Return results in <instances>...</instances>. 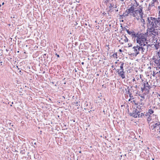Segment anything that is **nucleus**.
I'll use <instances>...</instances> for the list:
<instances>
[{
  "label": "nucleus",
  "mask_w": 160,
  "mask_h": 160,
  "mask_svg": "<svg viewBox=\"0 0 160 160\" xmlns=\"http://www.w3.org/2000/svg\"><path fill=\"white\" fill-rule=\"evenodd\" d=\"M147 21V27L148 29L151 30L153 28H158V29L160 30V21L158 17H148Z\"/></svg>",
  "instance_id": "1"
},
{
  "label": "nucleus",
  "mask_w": 160,
  "mask_h": 160,
  "mask_svg": "<svg viewBox=\"0 0 160 160\" xmlns=\"http://www.w3.org/2000/svg\"><path fill=\"white\" fill-rule=\"evenodd\" d=\"M137 43L140 45H142L143 46H145L148 47V46H150V45L148 44L147 42V39L144 38L143 36L141 37L139 39H136Z\"/></svg>",
  "instance_id": "2"
},
{
  "label": "nucleus",
  "mask_w": 160,
  "mask_h": 160,
  "mask_svg": "<svg viewBox=\"0 0 160 160\" xmlns=\"http://www.w3.org/2000/svg\"><path fill=\"white\" fill-rule=\"evenodd\" d=\"M136 48H137L138 52L140 51L142 54H145L148 51V47L140 45L138 44L136 45Z\"/></svg>",
  "instance_id": "3"
},
{
  "label": "nucleus",
  "mask_w": 160,
  "mask_h": 160,
  "mask_svg": "<svg viewBox=\"0 0 160 160\" xmlns=\"http://www.w3.org/2000/svg\"><path fill=\"white\" fill-rule=\"evenodd\" d=\"M151 128L152 130L160 133V122H158L154 123L152 126H151Z\"/></svg>",
  "instance_id": "4"
},
{
  "label": "nucleus",
  "mask_w": 160,
  "mask_h": 160,
  "mask_svg": "<svg viewBox=\"0 0 160 160\" xmlns=\"http://www.w3.org/2000/svg\"><path fill=\"white\" fill-rule=\"evenodd\" d=\"M134 5H133L128 9H127L125 12L124 13V14L126 16V17L128 16L129 14L131 16H132V13L134 12L135 8H134Z\"/></svg>",
  "instance_id": "5"
},
{
  "label": "nucleus",
  "mask_w": 160,
  "mask_h": 160,
  "mask_svg": "<svg viewBox=\"0 0 160 160\" xmlns=\"http://www.w3.org/2000/svg\"><path fill=\"white\" fill-rule=\"evenodd\" d=\"M138 113H140V112L138 111L137 109L134 108L132 112L129 113V115L131 116H132L135 118H136L138 117L137 115Z\"/></svg>",
  "instance_id": "6"
},
{
  "label": "nucleus",
  "mask_w": 160,
  "mask_h": 160,
  "mask_svg": "<svg viewBox=\"0 0 160 160\" xmlns=\"http://www.w3.org/2000/svg\"><path fill=\"white\" fill-rule=\"evenodd\" d=\"M158 28H153V29H151V30H149V32L152 35L156 36V35H158V32L156 31L158 29Z\"/></svg>",
  "instance_id": "7"
},
{
  "label": "nucleus",
  "mask_w": 160,
  "mask_h": 160,
  "mask_svg": "<svg viewBox=\"0 0 160 160\" xmlns=\"http://www.w3.org/2000/svg\"><path fill=\"white\" fill-rule=\"evenodd\" d=\"M132 49H133V51L134 53H131V54H130V55H133V56L135 55V56H136L139 53V52H138L137 48H136V46L133 47L132 48Z\"/></svg>",
  "instance_id": "8"
},
{
  "label": "nucleus",
  "mask_w": 160,
  "mask_h": 160,
  "mask_svg": "<svg viewBox=\"0 0 160 160\" xmlns=\"http://www.w3.org/2000/svg\"><path fill=\"white\" fill-rule=\"evenodd\" d=\"M142 85L143 86V87H142L141 88V91H142V92H143V91H147L148 90L147 88H146V82H144L143 83V85Z\"/></svg>",
  "instance_id": "9"
},
{
  "label": "nucleus",
  "mask_w": 160,
  "mask_h": 160,
  "mask_svg": "<svg viewBox=\"0 0 160 160\" xmlns=\"http://www.w3.org/2000/svg\"><path fill=\"white\" fill-rule=\"evenodd\" d=\"M145 82H146V88H147L148 89V90L147 91V93H149V90L151 89V87L150 85H149L148 82L147 81H146Z\"/></svg>",
  "instance_id": "10"
},
{
  "label": "nucleus",
  "mask_w": 160,
  "mask_h": 160,
  "mask_svg": "<svg viewBox=\"0 0 160 160\" xmlns=\"http://www.w3.org/2000/svg\"><path fill=\"white\" fill-rule=\"evenodd\" d=\"M154 112V111L151 109H149L148 110V112L146 113V114L147 115V116L149 115V117H150V115Z\"/></svg>",
  "instance_id": "11"
},
{
  "label": "nucleus",
  "mask_w": 160,
  "mask_h": 160,
  "mask_svg": "<svg viewBox=\"0 0 160 160\" xmlns=\"http://www.w3.org/2000/svg\"><path fill=\"white\" fill-rule=\"evenodd\" d=\"M138 117L139 118H142L143 116L144 117H146L147 116V114H144L143 113H141V114H140V113H138V114L137 115Z\"/></svg>",
  "instance_id": "12"
},
{
  "label": "nucleus",
  "mask_w": 160,
  "mask_h": 160,
  "mask_svg": "<svg viewBox=\"0 0 160 160\" xmlns=\"http://www.w3.org/2000/svg\"><path fill=\"white\" fill-rule=\"evenodd\" d=\"M160 43H158L154 44V46L156 49H158L160 47Z\"/></svg>",
  "instance_id": "13"
},
{
  "label": "nucleus",
  "mask_w": 160,
  "mask_h": 160,
  "mask_svg": "<svg viewBox=\"0 0 160 160\" xmlns=\"http://www.w3.org/2000/svg\"><path fill=\"white\" fill-rule=\"evenodd\" d=\"M20 152V153L22 154H25V149H23V148L21 149Z\"/></svg>",
  "instance_id": "14"
},
{
  "label": "nucleus",
  "mask_w": 160,
  "mask_h": 160,
  "mask_svg": "<svg viewBox=\"0 0 160 160\" xmlns=\"http://www.w3.org/2000/svg\"><path fill=\"white\" fill-rule=\"evenodd\" d=\"M120 63H121V66L120 67V70H123V68L124 63L122 62H120Z\"/></svg>",
  "instance_id": "15"
},
{
  "label": "nucleus",
  "mask_w": 160,
  "mask_h": 160,
  "mask_svg": "<svg viewBox=\"0 0 160 160\" xmlns=\"http://www.w3.org/2000/svg\"><path fill=\"white\" fill-rule=\"evenodd\" d=\"M131 35L133 37L137 38V37H138L137 34H136L134 31H133V33H132Z\"/></svg>",
  "instance_id": "16"
},
{
  "label": "nucleus",
  "mask_w": 160,
  "mask_h": 160,
  "mask_svg": "<svg viewBox=\"0 0 160 160\" xmlns=\"http://www.w3.org/2000/svg\"><path fill=\"white\" fill-rule=\"evenodd\" d=\"M43 58L44 59V60H45L46 58H48V55L47 54H44L43 55Z\"/></svg>",
  "instance_id": "17"
},
{
  "label": "nucleus",
  "mask_w": 160,
  "mask_h": 160,
  "mask_svg": "<svg viewBox=\"0 0 160 160\" xmlns=\"http://www.w3.org/2000/svg\"><path fill=\"white\" fill-rule=\"evenodd\" d=\"M138 11V10H137L135 11V12H135L134 13V12H133V13H132V14H131L132 16H133V17H136V14H137L136 12H137Z\"/></svg>",
  "instance_id": "18"
},
{
  "label": "nucleus",
  "mask_w": 160,
  "mask_h": 160,
  "mask_svg": "<svg viewBox=\"0 0 160 160\" xmlns=\"http://www.w3.org/2000/svg\"><path fill=\"white\" fill-rule=\"evenodd\" d=\"M136 34H137V39H139V38H140L141 37H142V36L141 35V34H139L138 33H137Z\"/></svg>",
  "instance_id": "19"
},
{
  "label": "nucleus",
  "mask_w": 160,
  "mask_h": 160,
  "mask_svg": "<svg viewBox=\"0 0 160 160\" xmlns=\"http://www.w3.org/2000/svg\"><path fill=\"white\" fill-rule=\"evenodd\" d=\"M35 140H33V141L31 142V145L32 146L34 144L35 145H36V146H37V142H35Z\"/></svg>",
  "instance_id": "20"
},
{
  "label": "nucleus",
  "mask_w": 160,
  "mask_h": 160,
  "mask_svg": "<svg viewBox=\"0 0 160 160\" xmlns=\"http://www.w3.org/2000/svg\"><path fill=\"white\" fill-rule=\"evenodd\" d=\"M142 7L141 8H140V9L138 10V12H139V14L143 13V12H142Z\"/></svg>",
  "instance_id": "21"
},
{
  "label": "nucleus",
  "mask_w": 160,
  "mask_h": 160,
  "mask_svg": "<svg viewBox=\"0 0 160 160\" xmlns=\"http://www.w3.org/2000/svg\"><path fill=\"white\" fill-rule=\"evenodd\" d=\"M120 76H121V77L122 79L124 78L125 77V75L124 74V73H122V74H119Z\"/></svg>",
  "instance_id": "22"
},
{
  "label": "nucleus",
  "mask_w": 160,
  "mask_h": 160,
  "mask_svg": "<svg viewBox=\"0 0 160 160\" xmlns=\"http://www.w3.org/2000/svg\"><path fill=\"white\" fill-rule=\"evenodd\" d=\"M140 20H141V22H142L143 23V25L145 24V21L144 19H143V18H142L140 19Z\"/></svg>",
  "instance_id": "23"
},
{
  "label": "nucleus",
  "mask_w": 160,
  "mask_h": 160,
  "mask_svg": "<svg viewBox=\"0 0 160 160\" xmlns=\"http://www.w3.org/2000/svg\"><path fill=\"white\" fill-rule=\"evenodd\" d=\"M156 69L158 70L159 71L157 72L155 74L159 73L160 74V67H156Z\"/></svg>",
  "instance_id": "24"
},
{
  "label": "nucleus",
  "mask_w": 160,
  "mask_h": 160,
  "mask_svg": "<svg viewBox=\"0 0 160 160\" xmlns=\"http://www.w3.org/2000/svg\"><path fill=\"white\" fill-rule=\"evenodd\" d=\"M127 32L128 33L129 35H132V33H133V31H132V32L130 31L129 30H127Z\"/></svg>",
  "instance_id": "25"
},
{
  "label": "nucleus",
  "mask_w": 160,
  "mask_h": 160,
  "mask_svg": "<svg viewBox=\"0 0 160 160\" xmlns=\"http://www.w3.org/2000/svg\"><path fill=\"white\" fill-rule=\"evenodd\" d=\"M112 56H113V57L114 58H117V53H114V54H113L112 55Z\"/></svg>",
  "instance_id": "26"
},
{
  "label": "nucleus",
  "mask_w": 160,
  "mask_h": 160,
  "mask_svg": "<svg viewBox=\"0 0 160 160\" xmlns=\"http://www.w3.org/2000/svg\"><path fill=\"white\" fill-rule=\"evenodd\" d=\"M120 17L121 19L122 18L123 19L124 17H126V16H125V14H124L123 13V14L122 15H120Z\"/></svg>",
  "instance_id": "27"
},
{
  "label": "nucleus",
  "mask_w": 160,
  "mask_h": 160,
  "mask_svg": "<svg viewBox=\"0 0 160 160\" xmlns=\"http://www.w3.org/2000/svg\"><path fill=\"white\" fill-rule=\"evenodd\" d=\"M124 37H125V39L124 40V41L125 42H128V38H127V37L125 35L124 36Z\"/></svg>",
  "instance_id": "28"
},
{
  "label": "nucleus",
  "mask_w": 160,
  "mask_h": 160,
  "mask_svg": "<svg viewBox=\"0 0 160 160\" xmlns=\"http://www.w3.org/2000/svg\"><path fill=\"white\" fill-rule=\"evenodd\" d=\"M80 103V102H77L76 103H75V105H76L77 106H78V107H79V106H80V105L79 104V103Z\"/></svg>",
  "instance_id": "29"
},
{
  "label": "nucleus",
  "mask_w": 160,
  "mask_h": 160,
  "mask_svg": "<svg viewBox=\"0 0 160 160\" xmlns=\"http://www.w3.org/2000/svg\"><path fill=\"white\" fill-rule=\"evenodd\" d=\"M140 97L141 98H142V99H141V100H140L141 101H142L145 98V97L144 96V95H143V96L141 95L140 96Z\"/></svg>",
  "instance_id": "30"
},
{
  "label": "nucleus",
  "mask_w": 160,
  "mask_h": 160,
  "mask_svg": "<svg viewBox=\"0 0 160 160\" xmlns=\"http://www.w3.org/2000/svg\"><path fill=\"white\" fill-rule=\"evenodd\" d=\"M134 1H135V4H136V5H135V6H136V7H137L138 5H139V3L138 2L136 1V0H134Z\"/></svg>",
  "instance_id": "31"
},
{
  "label": "nucleus",
  "mask_w": 160,
  "mask_h": 160,
  "mask_svg": "<svg viewBox=\"0 0 160 160\" xmlns=\"http://www.w3.org/2000/svg\"><path fill=\"white\" fill-rule=\"evenodd\" d=\"M139 14L140 15V18H143V13Z\"/></svg>",
  "instance_id": "32"
},
{
  "label": "nucleus",
  "mask_w": 160,
  "mask_h": 160,
  "mask_svg": "<svg viewBox=\"0 0 160 160\" xmlns=\"http://www.w3.org/2000/svg\"><path fill=\"white\" fill-rule=\"evenodd\" d=\"M114 5H112L111 4H110V6H109V8L110 9V10L112 9V6H113Z\"/></svg>",
  "instance_id": "33"
},
{
  "label": "nucleus",
  "mask_w": 160,
  "mask_h": 160,
  "mask_svg": "<svg viewBox=\"0 0 160 160\" xmlns=\"http://www.w3.org/2000/svg\"><path fill=\"white\" fill-rule=\"evenodd\" d=\"M110 0H105L104 2L106 4H107L108 2Z\"/></svg>",
  "instance_id": "34"
},
{
  "label": "nucleus",
  "mask_w": 160,
  "mask_h": 160,
  "mask_svg": "<svg viewBox=\"0 0 160 160\" xmlns=\"http://www.w3.org/2000/svg\"><path fill=\"white\" fill-rule=\"evenodd\" d=\"M121 70V71L120 72H119L118 74H122V73H124L123 70Z\"/></svg>",
  "instance_id": "35"
},
{
  "label": "nucleus",
  "mask_w": 160,
  "mask_h": 160,
  "mask_svg": "<svg viewBox=\"0 0 160 160\" xmlns=\"http://www.w3.org/2000/svg\"><path fill=\"white\" fill-rule=\"evenodd\" d=\"M153 2H157L158 3H159V1L158 0H152Z\"/></svg>",
  "instance_id": "36"
},
{
  "label": "nucleus",
  "mask_w": 160,
  "mask_h": 160,
  "mask_svg": "<svg viewBox=\"0 0 160 160\" xmlns=\"http://www.w3.org/2000/svg\"><path fill=\"white\" fill-rule=\"evenodd\" d=\"M122 29V30H126V31H127V30H128V29H127L125 27H124L123 28V29Z\"/></svg>",
  "instance_id": "37"
},
{
  "label": "nucleus",
  "mask_w": 160,
  "mask_h": 160,
  "mask_svg": "<svg viewBox=\"0 0 160 160\" xmlns=\"http://www.w3.org/2000/svg\"><path fill=\"white\" fill-rule=\"evenodd\" d=\"M128 45H129L128 46L129 47H131L132 46V45L131 43L128 44Z\"/></svg>",
  "instance_id": "38"
},
{
  "label": "nucleus",
  "mask_w": 160,
  "mask_h": 160,
  "mask_svg": "<svg viewBox=\"0 0 160 160\" xmlns=\"http://www.w3.org/2000/svg\"><path fill=\"white\" fill-rule=\"evenodd\" d=\"M158 54L159 56V57L160 58V51L158 52Z\"/></svg>",
  "instance_id": "39"
},
{
  "label": "nucleus",
  "mask_w": 160,
  "mask_h": 160,
  "mask_svg": "<svg viewBox=\"0 0 160 160\" xmlns=\"http://www.w3.org/2000/svg\"><path fill=\"white\" fill-rule=\"evenodd\" d=\"M130 89H128V90L127 93L129 94L131 93V92H130Z\"/></svg>",
  "instance_id": "40"
},
{
  "label": "nucleus",
  "mask_w": 160,
  "mask_h": 160,
  "mask_svg": "<svg viewBox=\"0 0 160 160\" xmlns=\"http://www.w3.org/2000/svg\"><path fill=\"white\" fill-rule=\"evenodd\" d=\"M151 119L150 118L148 117V118L147 120L148 121H150Z\"/></svg>",
  "instance_id": "41"
},
{
  "label": "nucleus",
  "mask_w": 160,
  "mask_h": 160,
  "mask_svg": "<svg viewBox=\"0 0 160 160\" xmlns=\"http://www.w3.org/2000/svg\"><path fill=\"white\" fill-rule=\"evenodd\" d=\"M15 18V15H13L11 17V18Z\"/></svg>",
  "instance_id": "42"
},
{
  "label": "nucleus",
  "mask_w": 160,
  "mask_h": 160,
  "mask_svg": "<svg viewBox=\"0 0 160 160\" xmlns=\"http://www.w3.org/2000/svg\"><path fill=\"white\" fill-rule=\"evenodd\" d=\"M56 55L58 58L60 57V56H59V55L57 53H56Z\"/></svg>",
  "instance_id": "43"
},
{
  "label": "nucleus",
  "mask_w": 160,
  "mask_h": 160,
  "mask_svg": "<svg viewBox=\"0 0 160 160\" xmlns=\"http://www.w3.org/2000/svg\"><path fill=\"white\" fill-rule=\"evenodd\" d=\"M13 104V102H11V104L10 105V106L12 107V104Z\"/></svg>",
  "instance_id": "44"
},
{
  "label": "nucleus",
  "mask_w": 160,
  "mask_h": 160,
  "mask_svg": "<svg viewBox=\"0 0 160 160\" xmlns=\"http://www.w3.org/2000/svg\"><path fill=\"white\" fill-rule=\"evenodd\" d=\"M157 138L159 139V140L160 141V136L158 137Z\"/></svg>",
  "instance_id": "45"
},
{
  "label": "nucleus",
  "mask_w": 160,
  "mask_h": 160,
  "mask_svg": "<svg viewBox=\"0 0 160 160\" xmlns=\"http://www.w3.org/2000/svg\"><path fill=\"white\" fill-rule=\"evenodd\" d=\"M155 72H154L153 71V74H152V75L154 76V75H155Z\"/></svg>",
  "instance_id": "46"
},
{
  "label": "nucleus",
  "mask_w": 160,
  "mask_h": 160,
  "mask_svg": "<svg viewBox=\"0 0 160 160\" xmlns=\"http://www.w3.org/2000/svg\"><path fill=\"white\" fill-rule=\"evenodd\" d=\"M74 70L75 72H77V70L76 68L74 69Z\"/></svg>",
  "instance_id": "47"
},
{
  "label": "nucleus",
  "mask_w": 160,
  "mask_h": 160,
  "mask_svg": "<svg viewBox=\"0 0 160 160\" xmlns=\"http://www.w3.org/2000/svg\"><path fill=\"white\" fill-rule=\"evenodd\" d=\"M119 51L120 52H122V51L121 49H120L119 50Z\"/></svg>",
  "instance_id": "48"
},
{
  "label": "nucleus",
  "mask_w": 160,
  "mask_h": 160,
  "mask_svg": "<svg viewBox=\"0 0 160 160\" xmlns=\"http://www.w3.org/2000/svg\"><path fill=\"white\" fill-rule=\"evenodd\" d=\"M128 94H129V97H131V95H132V93H129Z\"/></svg>",
  "instance_id": "49"
},
{
  "label": "nucleus",
  "mask_w": 160,
  "mask_h": 160,
  "mask_svg": "<svg viewBox=\"0 0 160 160\" xmlns=\"http://www.w3.org/2000/svg\"><path fill=\"white\" fill-rule=\"evenodd\" d=\"M119 42L121 43H122V44H123V42H121V40H120L119 41Z\"/></svg>",
  "instance_id": "50"
},
{
  "label": "nucleus",
  "mask_w": 160,
  "mask_h": 160,
  "mask_svg": "<svg viewBox=\"0 0 160 160\" xmlns=\"http://www.w3.org/2000/svg\"><path fill=\"white\" fill-rule=\"evenodd\" d=\"M140 105H143V104H142V102H141V103L140 102Z\"/></svg>",
  "instance_id": "51"
},
{
  "label": "nucleus",
  "mask_w": 160,
  "mask_h": 160,
  "mask_svg": "<svg viewBox=\"0 0 160 160\" xmlns=\"http://www.w3.org/2000/svg\"><path fill=\"white\" fill-rule=\"evenodd\" d=\"M122 28V29H123V28L122 26L121 25L120 26Z\"/></svg>",
  "instance_id": "52"
},
{
  "label": "nucleus",
  "mask_w": 160,
  "mask_h": 160,
  "mask_svg": "<svg viewBox=\"0 0 160 160\" xmlns=\"http://www.w3.org/2000/svg\"><path fill=\"white\" fill-rule=\"evenodd\" d=\"M131 98H129L128 100V101H130L131 100Z\"/></svg>",
  "instance_id": "53"
},
{
  "label": "nucleus",
  "mask_w": 160,
  "mask_h": 160,
  "mask_svg": "<svg viewBox=\"0 0 160 160\" xmlns=\"http://www.w3.org/2000/svg\"><path fill=\"white\" fill-rule=\"evenodd\" d=\"M151 5H152V6L154 5V2H153L152 3Z\"/></svg>",
  "instance_id": "54"
},
{
  "label": "nucleus",
  "mask_w": 160,
  "mask_h": 160,
  "mask_svg": "<svg viewBox=\"0 0 160 160\" xmlns=\"http://www.w3.org/2000/svg\"><path fill=\"white\" fill-rule=\"evenodd\" d=\"M134 104L135 105H138V104L136 103V102L134 103Z\"/></svg>",
  "instance_id": "55"
},
{
  "label": "nucleus",
  "mask_w": 160,
  "mask_h": 160,
  "mask_svg": "<svg viewBox=\"0 0 160 160\" xmlns=\"http://www.w3.org/2000/svg\"><path fill=\"white\" fill-rule=\"evenodd\" d=\"M117 7V6L116 5H115V7H113V8H116Z\"/></svg>",
  "instance_id": "56"
},
{
  "label": "nucleus",
  "mask_w": 160,
  "mask_h": 160,
  "mask_svg": "<svg viewBox=\"0 0 160 160\" xmlns=\"http://www.w3.org/2000/svg\"><path fill=\"white\" fill-rule=\"evenodd\" d=\"M117 72H119V69H117Z\"/></svg>",
  "instance_id": "57"
},
{
  "label": "nucleus",
  "mask_w": 160,
  "mask_h": 160,
  "mask_svg": "<svg viewBox=\"0 0 160 160\" xmlns=\"http://www.w3.org/2000/svg\"><path fill=\"white\" fill-rule=\"evenodd\" d=\"M130 97V98H133V96H132V95H131V97ZM132 98L133 99V98Z\"/></svg>",
  "instance_id": "58"
},
{
  "label": "nucleus",
  "mask_w": 160,
  "mask_h": 160,
  "mask_svg": "<svg viewBox=\"0 0 160 160\" xmlns=\"http://www.w3.org/2000/svg\"><path fill=\"white\" fill-rule=\"evenodd\" d=\"M81 64H82V65H83L84 64V62H82V63H81Z\"/></svg>",
  "instance_id": "59"
},
{
  "label": "nucleus",
  "mask_w": 160,
  "mask_h": 160,
  "mask_svg": "<svg viewBox=\"0 0 160 160\" xmlns=\"http://www.w3.org/2000/svg\"><path fill=\"white\" fill-rule=\"evenodd\" d=\"M127 89L128 90V89H130L129 88V87H128L127 88Z\"/></svg>",
  "instance_id": "60"
},
{
  "label": "nucleus",
  "mask_w": 160,
  "mask_h": 160,
  "mask_svg": "<svg viewBox=\"0 0 160 160\" xmlns=\"http://www.w3.org/2000/svg\"><path fill=\"white\" fill-rule=\"evenodd\" d=\"M139 17H138V18H137V19L138 20L139 19Z\"/></svg>",
  "instance_id": "61"
},
{
  "label": "nucleus",
  "mask_w": 160,
  "mask_h": 160,
  "mask_svg": "<svg viewBox=\"0 0 160 160\" xmlns=\"http://www.w3.org/2000/svg\"><path fill=\"white\" fill-rule=\"evenodd\" d=\"M115 11L116 12H118V9H117V10H116Z\"/></svg>",
  "instance_id": "62"
},
{
  "label": "nucleus",
  "mask_w": 160,
  "mask_h": 160,
  "mask_svg": "<svg viewBox=\"0 0 160 160\" xmlns=\"http://www.w3.org/2000/svg\"><path fill=\"white\" fill-rule=\"evenodd\" d=\"M4 4V2H3L2 3V5H3Z\"/></svg>",
  "instance_id": "63"
},
{
  "label": "nucleus",
  "mask_w": 160,
  "mask_h": 160,
  "mask_svg": "<svg viewBox=\"0 0 160 160\" xmlns=\"http://www.w3.org/2000/svg\"><path fill=\"white\" fill-rule=\"evenodd\" d=\"M152 160H154V158H152Z\"/></svg>",
  "instance_id": "64"
}]
</instances>
